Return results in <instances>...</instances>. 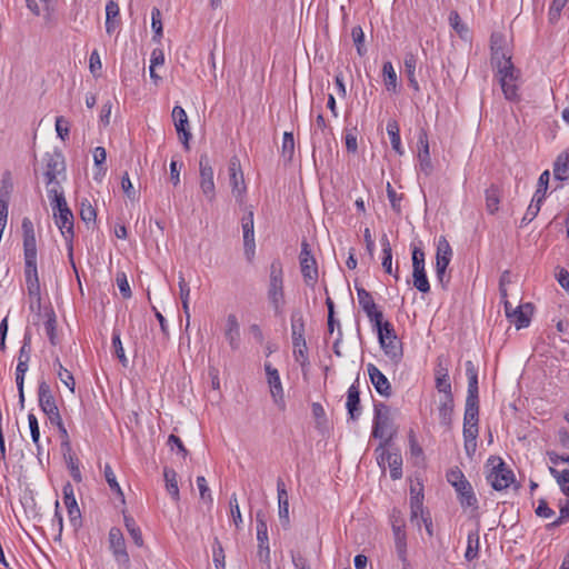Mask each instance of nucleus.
Segmentation results:
<instances>
[{
  "label": "nucleus",
  "instance_id": "5fc2aeb1",
  "mask_svg": "<svg viewBox=\"0 0 569 569\" xmlns=\"http://www.w3.org/2000/svg\"><path fill=\"white\" fill-rule=\"evenodd\" d=\"M305 335V320L302 312L296 310L291 313V336Z\"/></svg>",
  "mask_w": 569,
  "mask_h": 569
},
{
  "label": "nucleus",
  "instance_id": "f704fd0d",
  "mask_svg": "<svg viewBox=\"0 0 569 569\" xmlns=\"http://www.w3.org/2000/svg\"><path fill=\"white\" fill-rule=\"evenodd\" d=\"M178 284H179V295H180V299H181L182 310H183V313L186 315L187 327H188L190 323V310H189L190 287L187 283V281L181 272L179 273Z\"/></svg>",
  "mask_w": 569,
  "mask_h": 569
},
{
  "label": "nucleus",
  "instance_id": "774afa93",
  "mask_svg": "<svg viewBox=\"0 0 569 569\" xmlns=\"http://www.w3.org/2000/svg\"><path fill=\"white\" fill-rule=\"evenodd\" d=\"M447 480L448 482L453 487L456 488L458 485H460L461 482H465L467 481L465 475L462 473V471L459 469V468H453V469H450L447 473Z\"/></svg>",
  "mask_w": 569,
  "mask_h": 569
},
{
  "label": "nucleus",
  "instance_id": "ea45409f",
  "mask_svg": "<svg viewBox=\"0 0 569 569\" xmlns=\"http://www.w3.org/2000/svg\"><path fill=\"white\" fill-rule=\"evenodd\" d=\"M123 520H124L126 529L129 532V535H130L131 539L133 540L134 545L137 547H142L143 546V538H142V533H141L140 528L136 523V520L131 516L126 515V513L123 515Z\"/></svg>",
  "mask_w": 569,
  "mask_h": 569
},
{
  "label": "nucleus",
  "instance_id": "72a5a7b5",
  "mask_svg": "<svg viewBox=\"0 0 569 569\" xmlns=\"http://www.w3.org/2000/svg\"><path fill=\"white\" fill-rule=\"evenodd\" d=\"M163 477H164L166 489H167L168 493L171 496V498L176 502L179 501L180 492H179V487H178V481H177V472L173 469L166 467L163 469Z\"/></svg>",
  "mask_w": 569,
  "mask_h": 569
},
{
  "label": "nucleus",
  "instance_id": "cd10ccee",
  "mask_svg": "<svg viewBox=\"0 0 569 569\" xmlns=\"http://www.w3.org/2000/svg\"><path fill=\"white\" fill-rule=\"evenodd\" d=\"M24 267H37L36 236L23 237Z\"/></svg>",
  "mask_w": 569,
  "mask_h": 569
},
{
  "label": "nucleus",
  "instance_id": "4c0bfd02",
  "mask_svg": "<svg viewBox=\"0 0 569 569\" xmlns=\"http://www.w3.org/2000/svg\"><path fill=\"white\" fill-rule=\"evenodd\" d=\"M500 196V189L495 184H491L488 189H486V208L490 214H493L498 211Z\"/></svg>",
  "mask_w": 569,
  "mask_h": 569
},
{
  "label": "nucleus",
  "instance_id": "09e8293b",
  "mask_svg": "<svg viewBox=\"0 0 569 569\" xmlns=\"http://www.w3.org/2000/svg\"><path fill=\"white\" fill-rule=\"evenodd\" d=\"M151 28L154 32L153 41L160 42L162 38V21L161 12L158 8H153L151 11Z\"/></svg>",
  "mask_w": 569,
  "mask_h": 569
},
{
  "label": "nucleus",
  "instance_id": "a211bd4d",
  "mask_svg": "<svg viewBox=\"0 0 569 569\" xmlns=\"http://www.w3.org/2000/svg\"><path fill=\"white\" fill-rule=\"evenodd\" d=\"M171 116H172L179 139L182 142L183 147L188 150L189 149V140L191 139V132L189 131L188 116L181 106H174L172 109Z\"/></svg>",
  "mask_w": 569,
  "mask_h": 569
},
{
  "label": "nucleus",
  "instance_id": "79ce46f5",
  "mask_svg": "<svg viewBox=\"0 0 569 569\" xmlns=\"http://www.w3.org/2000/svg\"><path fill=\"white\" fill-rule=\"evenodd\" d=\"M382 74L385 84L388 91H396L397 88V73L390 61H386L382 67Z\"/></svg>",
  "mask_w": 569,
  "mask_h": 569
},
{
  "label": "nucleus",
  "instance_id": "1a4fd4ad",
  "mask_svg": "<svg viewBox=\"0 0 569 569\" xmlns=\"http://www.w3.org/2000/svg\"><path fill=\"white\" fill-rule=\"evenodd\" d=\"M519 71L511 66L510 68L498 69L497 77L500 83L501 90L503 92L505 98L508 101L517 102L520 100L519 87L517 84Z\"/></svg>",
  "mask_w": 569,
  "mask_h": 569
},
{
  "label": "nucleus",
  "instance_id": "680f3d73",
  "mask_svg": "<svg viewBox=\"0 0 569 569\" xmlns=\"http://www.w3.org/2000/svg\"><path fill=\"white\" fill-rule=\"evenodd\" d=\"M213 562L217 569H224V551L218 538L213 541Z\"/></svg>",
  "mask_w": 569,
  "mask_h": 569
},
{
  "label": "nucleus",
  "instance_id": "c756f323",
  "mask_svg": "<svg viewBox=\"0 0 569 569\" xmlns=\"http://www.w3.org/2000/svg\"><path fill=\"white\" fill-rule=\"evenodd\" d=\"M451 258L452 249L448 240L443 236L439 237L436 252V264L449 266Z\"/></svg>",
  "mask_w": 569,
  "mask_h": 569
},
{
  "label": "nucleus",
  "instance_id": "603ef678",
  "mask_svg": "<svg viewBox=\"0 0 569 569\" xmlns=\"http://www.w3.org/2000/svg\"><path fill=\"white\" fill-rule=\"evenodd\" d=\"M112 347L119 361L122 363L123 367H127L128 359L126 357L124 349L120 339V332L118 330H113Z\"/></svg>",
  "mask_w": 569,
  "mask_h": 569
},
{
  "label": "nucleus",
  "instance_id": "a19ab883",
  "mask_svg": "<svg viewBox=\"0 0 569 569\" xmlns=\"http://www.w3.org/2000/svg\"><path fill=\"white\" fill-rule=\"evenodd\" d=\"M387 133H388V136L390 138V142H391L392 149L398 154L401 156L403 153V150H402V147H401L399 126H398V122L396 120H389L388 121V123H387Z\"/></svg>",
  "mask_w": 569,
  "mask_h": 569
},
{
  "label": "nucleus",
  "instance_id": "58836bf2",
  "mask_svg": "<svg viewBox=\"0 0 569 569\" xmlns=\"http://www.w3.org/2000/svg\"><path fill=\"white\" fill-rule=\"evenodd\" d=\"M53 368L57 371L59 380L73 393L76 386L73 375L62 366L59 358L53 361Z\"/></svg>",
  "mask_w": 569,
  "mask_h": 569
},
{
  "label": "nucleus",
  "instance_id": "6e6d98bb",
  "mask_svg": "<svg viewBox=\"0 0 569 569\" xmlns=\"http://www.w3.org/2000/svg\"><path fill=\"white\" fill-rule=\"evenodd\" d=\"M449 23L461 38H465L467 36L468 28L466 27L465 23H462L461 18L457 11L450 12Z\"/></svg>",
  "mask_w": 569,
  "mask_h": 569
},
{
  "label": "nucleus",
  "instance_id": "473e14b6",
  "mask_svg": "<svg viewBox=\"0 0 569 569\" xmlns=\"http://www.w3.org/2000/svg\"><path fill=\"white\" fill-rule=\"evenodd\" d=\"M423 495L420 492H415V489L411 487V499H410V520L411 522H416L417 527L420 528L419 516L423 513Z\"/></svg>",
  "mask_w": 569,
  "mask_h": 569
},
{
  "label": "nucleus",
  "instance_id": "052dcab7",
  "mask_svg": "<svg viewBox=\"0 0 569 569\" xmlns=\"http://www.w3.org/2000/svg\"><path fill=\"white\" fill-rule=\"evenodd\" d=\"M56 131H57L58 137L62 141H66L67 139H69V133H70L69 121L64 117L59 116L56 118Z\"/></svg>",
  "mask_w": 569,
  "mask_h": 569
},
{
  "label": "nucleus",
  "instance_id": "6ab92c4d",
  "mask_svg": "<svg viewBox=\"0 0 569 569\" xmlns=\"http://www.w3.org/2000/svg\"><path fill=\"white\" fill-rule=\"evenodd\" d=\"M367 371L376 391L380 396L389 398L392 393V390L387 377L373 363H368Z\"/></svg>",
  "mask_w": 569,
  "mask_h": 569
},
{
  "label": "nucleus",
  "instance_id": "e433bc0d",
  "mask_svg": "<svg viewBox=\"0 0 569 569\" xmlns=\"http://www.w3.org/2000/svg\"><path fill=\"white\" fill-rule=\"evenodd\" d=\"M479 400H466L463 426H478Z\"/></svg>",
  "mask_w": 569,
  "mask_h": 569
},
{
  "label": "nucleus",
  "instance_id": "13d9d810",
  "mask_svg": "<svg viewBox=\"0 0 569 569\" xmlns=\"http://www.w3.org/2000/svg\"><path fill=\"white\" fill-rule=\"evenodd\" d=\"M63 457L68 463V468L70 469L71 477L76 482H80L82 480L81 472L71 451H63Z\"/></svg>",
  "mask_w": 569,
  "mask_h": 569
},
{
  "label": "nucleus",
  "instance_id": "f8f14e48",
  "mask_svg": "<svg viewBox=\"0 0 569 569\" xmlns=\"http://www.w3.org/2000/svg\"><path fill=\"white\" fill-rule=\"evenodd\" d=\"M200 189L209 202L216 199V186L213 181V169L208 154L203 153L199 159Z\"/></svg>",
  "mask_w": 569,
  "mask_h": 569
},
{
  "label": "nucleus",
  "instance_id": "4d7b16f0",
  "mask_svg": "<svg viewBox=\"0 0 569 569\" xmlns=\"http://www.w3.org/2000/svg\"><path fill=\"white\" fill-rule=\"evenodd\" d=\"M453 408H455V405H449V406L438 405L439 421L442 426H445L447 428L451 427Z\"/></svg>",
  "mask_w": 569,
  "mask_h": 569
},
{
  "label": "nucleus",
  "instance_id": "69168bd1",
  "mask_svg": "<svg viewBox=\"0 0 569 569\" xmlns=\"http://www.w3.org/2000/svg\"><path fill=\"white\" fill-rule=\"evenodd\" d=\"M387 196L390 201L391 208L397 212L400 213L401 207L400 201L402 199V196H399L397 191L393 189L390 182L387 183Z\"/></svg>",
  "mask_w": 569,
  "mask_h": 569
},
{
  "label": "nucleus",
  "instance_id": "20e7f679",
  "mask_svg": "<svg viewBox=\"0 0 569 569\" xmlns=\"http://www.w3.org/2000/svg\"><path fill=\"white\" fill-rule=\"evenodd\" d=\"M487 467H490L487 473V481L495 490L507 489L515 481L512 470L506 466L500 457L491 456L488 459Z\"/></svg>",
  "mask_w": 569,
  "mask_h": 569
},
{
  "label": "nucleus",
  "instance_id": "412c9836",
  "mask_svg": "<svg viewBox=\"0 0 569 569\" xmlns=\"http://www.w3.org/2000/svg\"><path fill=\"white\" fill-rule=\"evenodd\" d=\"M346 407L348 410V415L352 420H357L361 415L360 407V390H359V380L357 379L347 391V402Z\"/></svg>",
  "mask_w": 569,
  "mask_h": 569
},
{
  "label": "nucleus",
  "instance_id": "e2e57ef3",
  "mask_svg": "<svg viewBox=\"0 0 569 569\" xmlns=\"http://www.w3.org/2000/svg\"><path fill=\"white\" fill-rule=\"evenodd\" d=\"M229 506H230V512H231V517L233 519L234 526L237 528H239L240 525L242 523V516L240 512L238 498H237L236 493H232V496L230 497Z\"/></svg>",
  "mask_w": 569,
  "mask_h": 569
},
{
  "label": "nucleus",
  "instance_id": "ddd939ff",
  "mask_svg": "<svg viewBox=\"0 0 569 569\" xmlns=\"http://www.w3.org/2000/svg\"><path fill=\"white\" fill-rule=\"evenodd\" d=\"M44 178L47 186H59V181L57 180V178L59 174L64 173L66 171V162L62 152L58 149L53 150L52 152H47L44 154Z\"/></svg>",
  "mask_w": 569,
  "mask_h": 569
},
{
  "label": "nucleus",
  "instance_id": "423d86ee",
  "mask_svg": "<svg viewBox=\"0 0 569 569\" xmlns=\"http://www.w3.org/2000/svg\"><path fill=\"white\" fill-rule=\"evenodd\" d=\"M53 217L66 240L72 241L74 237L73 214L68 207L66 198H57V206H53Z\"/></svg>",
  "mask_w": 569,
  "mask_h": 569
},
{
  "label": "nucleus",
  "instance_id": "3c124183",
  "mask_svg": "<svg viewBox=\"0 0 569 569\" xmlns=\"http://www.w3.org/2000/svg\"><path fill=\"white\" fill-rule=\"evenodd\" d=\"M351 37L356 44L357 52L360 57L365 56L367 52L366 46H365V33L360 26H356L351 30Z\"/></svg>",
  "mask_w": 569,
  "mask_h": 569
},
{
  "label": "nucleus",
  "instance_id": "dca6fc26",
  "mask_svg": "<svg viewBox=\"0 0 569 569\" xmlns=\"http://www.w3.org/2000/svg\"><path fill=\"white\" fill-rule=\"evenodd\" d=\"M241 228L243 232L244 254L247 259L251 261L256 249L253 211L251 209H249L247 214L242 217Z\"/></svg>",
  "mask_w": 569,
  "mask_h": 569
},
{
  "label": "nucleus",
  "instance_id": "de8ad7c7",
  "mask_svg": "<svg viewBox=\"0 0 569 569\" xmlns=\"http://www.w3.org/2000/svg\"><path fill=\"white\" fill-rule=\"evenodd\" d=\"M258 551L257 556L260 561L270 565V548H269V539L268 536H258Z\"/></svg>",
  "mask_w": 569,
  "mask_h": 569
},
{
  "label": "nucleus",
  "instance_id": "864d4df0",
  "mask_svg": "<svg viewBox=\"0 0 569 569\" xmlns=\"http://www.w3.org/2000/svg\"><path fill=\"white\" fill-rule=\"evenodd\" d=\"M282 156L290 161L295 153V139L291 132H284L281 146Z\"/></svg>",
  "mask_w": 569,
  "mask_h": 569
},
{
  "label": "nucleus",
  "instance_id": "c9c22d12",
  "mask_svg": "<svg viewBox=\"0 0 569 569\" xmlns=\"http://www.w3.org/2000/svg\"><path fill=\"white\" fill-rule=\"evenodd\" d=\"M393 536H395V547L400 560H406L407 558V541H406V532L402 526H392Z\"/></svg>",
  "mask_w": 569,
  "mask_h": 569
},
{
  "label": "nucleus",
  "instance_id": "f257e3e1",
  "mask_svg": "<svg viewBox=\"0 0 569 569\" xmlns=\"http://www.w3.org/2000/svg\"><path fill=\"white\" fill-rule=\"evenodd\" d=\"M267 296L274 315H282L286 301L283 286V266L279 259H274L270 264Z\"/></svg>",
  "mask_w": 569,
  "mask_h": 569
},
{
  "label": "nucleus",
  "instance_id": "6e6552de",
  "mask_svg": "<svg viewBox=\"0 0 569 569\" xmlns=\"http://www.w3.org/2000/svg\"><path fill=\"white\" fill-rule=\"evenodd\" d=\"M229 181L231 186V192L239 204H243L247 193V187L244 183L243 172L241 169L240 159L233 156L229 160L228 166Z\"/></svg>",
  "mask_w": 569,
  "mask_h": 569
},
{
  "label": "nucleus",
  "instance_id": "aec40b11",
  "mask_svg": "<svg viewBox=\"0 0 569 569\" xmlns=\"http://www.w3.org/2000/svg\"><path fill=\"white\" fill-rule=\"evenodd\" d=\"M418 159L420 163V169L426 174H430L432 171V163L430 158V151H429V141H428V134L425 129H421L418 134Z\"/></svg>",
  "mask_w": 569,
  "mask_h": 569
},
{
  "label": "nucleus",
  "instance_id": "49530a36",
  "mask_svg": "<svg viewBox=\"0 0 569 569\" xmlns=\"http://www.w3.org/2000/svg\"><path fill=\"white\" fill-rule=\"evenodd\" d=\"M196 481L200 492V499L208 506L209 509H211L213 505V498L207 485L206 478L203 476H198Z\"/></svg>",
  "mask_w": 569,
  "mask_h": 569
},
{
  "label": "nucleus",
  "instance_id": "4468645a",
  "mask_svg": "<svg viewBox=\"0 0 569 569\" xmlns=\"http://www.w3.org/2000/svg\"><path fill=\"white\" fill-rule=\"evenodd\" d=\"M63 502L68 511V518L71 526L78 529L82 525V517L74 497L73 486L68 481L62 488Z\"/></svg>",
  "mask_w": 569,
  "mask_h": 569
},
{
  "label": "nucleus",
  "instance_id": "2eb2a0df",
  "mask_svg": "<svg viewBox=\"0 0 569 569\" xmlns=\"http://www.w3.org/2000/svg\"><path fill=\"white\" fill-rule=\"evenodd\" d=\"M109 543L117 562L124 566H129V553L127 552L124 537L119 528L112 527L110 529Z\"/></svg>",
  "mask_w": 569,
  "mask_h": 569
},
{
  "label": "nucleus",
  "instance_id": "8fccbe9b",
  "mask_svg": "<svg viewBox=\"0 0 569 569\" xmlns=\"http://www.w3.org/2000/svg\"><path fill=\"white\" fill-rule=\"evenodd\" d=\"M80 218L83 222L91 223L96 221L97 212L89 200L84 199L80 202Z\"/></svg>",
  "mask_w": 569,
  "mask_h": 569
},
{
  "label": "nucleus",
  "instance_id": "9d476101",
  "mask_svg": "<svg viewBox=\"0 0 569 569\" xmlns=\"http://www.w3.org/2000/svg\"><path fill=\"white\" fill-rule=\"evenodd\" d=\"M301 273L307 286L313 287L318 281V266L311 253L310 244L307 240L301 242V251L299 254Z\"/></svg>",
  "mask_w": 569,
  "mask_h": 569
},
{
  "label": "nucleus",
  "instance_id": "a18cd8bd",
  "mask_svg": "<svg viewBox=\"0 0 569 569\" xmlns=\"http://www.w3.org/2000/svg\"><path fill=\"white\" fill-rule=\"evenodd\" d=\"M479 550V535L478 531H471L468 533V546L465 553L467 560H473L478 556Z\"/></svg>",
  "mask_w": 569,
  "mask_h": 569
},
{
  "label": "nucleus",
  "instance_id": "0eeeda50",
  "mask_svg": "<svg viewBox=\"0 0 569 569\" xmlns=\"http://www.w3.org/2000/svg\"><path fill=\"white\" fill-rule=\"evenodd\" d=\"M373 411L372 436L383 441L392 432L390 408L383 402H375Z\"/></svg>",
  "mask_w": 569,
  "mask_h": 569
},
{
  "label": "nucleus",
  "instance_id": "bb28decb",
  "mask_svg": "<svg viewBox=\"0 0 569 569\" xmlns=\"http://www.w3.org/2000/svg\"><path fill=\"white\" fill-rule=\"evenodd\" d=\"M553 176L560 181H565L569 178V149L557 157L553 163Z\"/></svg>",
  "mask_w": 569,
  "mask_h": 569
},
{
  "label": "nucleus",
  "instance_id": "338daca9",
  "mask_svg": "<svg viewBox=\"0 0 569 569\" xmlns=\"http://www.w3.org/2000/svg\"><path fill=\"white\" fill-rule=\"evenodd\" d=\"M117 284L119 288L120 293L124 299H128L131 297L132 292L127 279V276L124 272H118L117 273Z\"/></svg>",
  "mask_w": 569,
  "mask_h": 569
},
{
  "label": "nucleus",
  "instance_id": "f3484780",
  "mask_svg": "<svg viewBox=\"0 0 569 569\" xmlns=\"http://www.w3.org/2000/svg\"><path fill=\"white\" fill-rule=\"evenodd\" d=\"M359 305L366 312L369 320L375 326L383 320V315L377 309L373 298L369 291L362 287H356Z\"/></svg>",
  "mask_w": 569,
  "mask_h": 569
},
{
  "label": "nucleus",
  "instance_id": "7ed1b4c3",
  "mask_svg": "<svg viewBox=\"0 0 569 569\" xmlns=\"http://www.w3.org/2000/svg\"><path fill=\"white\" fill-rule=\"evenodd\" d=\"M393 435L395 432H391L383 441H380L375 453L377 455L378 465L385 468V463H388L390 477L397 480L402 477V457L398 449L390 448Z\"/></svg>",
  "mask_w": 569,
  "mask_h": 569
},
{
  "label": "nucleus",
  "instance_id": "bf43d9fd",
  "mask_svg": "<svg viewBox=\"0 0 569 569\" xmlns=\"http://www.w3.org/2000/svg\"><path fill=\"white\" fill-rule=\"evenodd\" d=\"M569 0H553L549 8V21L556 23L561 16L562 9L566 7Z\"/></svg>",
  "mask_w": 569,
  "mask_h": 569
},
{
  "label": "nucleus",
  "instance_id": "b1692460",
  "mask_svg": "<svg viewBox=\"0 0 569 569\" xmlns=\"http://www.w3.org/2000/svg\"><path fill=\"white\" fill-rule=\"evenodd\" d=\"M264 370L268 378V383L270 386V392L276 402L278 400H282L283 398V389L280 380L279 372L276 368L271 366V363H264Z\"/></svg>",
  "mask_w": 569,
  "mask_h": 569
},
{
  "label": "nucleus",
  "instance_id": "7c9ffc66",
  "mask_svg": "<svg viewBox=\"0 0 569 569\" xmlns=\"http://www.w3.org/2000/svg\"><path fill=\"white\" fill-rule=\"evenodd\" d=\"M29 368V361L18 360L17 368H16V383L18 388L19 393V403L20 407L23 408L24 406V376Z\"/></svg>",
  "mask_w": 569,
  "mask_h": 569
},
{
  "label": "nucleus",
  "instance_id": "5701e85b",
  "mask_svg": "<svg viewBox=\"0 0 569 569\" xmlns=\"http://www.w3.org/2000/svg\"><path fill=\"white\" fill-rule=\"evenodd\" d=\"M38 400H39V406L44 413L48 411H51V409L54 410L58 408V406L56 403V399H54L52 390H51V387L44 380H41L39 382Z\"/></svg>",
  "mask_w": 569,
  "mask_h": 569
},
{
  "label": "nucleus",
  "instance_id": "c03bdc74",
  "mask_svg": "<svg viewBox=\"0 0 569 569\" xmlns=\"http://www.w3.org/2000/svg\"><path fill=\"white\" fill-rule=\"evenodd\" d=\"M103 475H104L106 481L109 485L110 489L113 492H116L121 498L122 501H124V495L121 490L120 485L117 481L116 475L110 465L107 463L104 466Z\"/></svg>",
  "mask_w": 569,
  "mask_h": 569
},
{
  "label": "nucleus",
  "instance_id": "a878e982",
  "mask_svg": "<svg viewBox=\"0 0 569 569\" xmlns=\"http://www.w3.org/2000/svg\"><path fill=\"white\" fill-rule=\"evenodd\" d=\"M24 277L28 297L34 298L36 296H41L37 267H24Z\"/></svg>",
  "mask_w": 569,
  "mask_h": 569
},
{
  "label": "nucleus",
  "instance_id": "9b49d317",
  "mask_svg": "<svg viewBox=\"0 0 569 569\" xmlns=\"http://www.w3.org/2000/svg\"><path fill=\"white\" fill-rule=\"evenodd\" d=\"M411 259L413 287L422 293H428L430 291V283L425 268V252L420 248L413 247Z\"/></svg>",
  "mask_w": 569,
  "mask_h": 569
},
{
  "label": "nucleus",
  "instance_id": "393cba45",
  "mask_svg": "<svg viewBox=\"0 0 569 569\" xmlns=\"http://www.w3.org/2000/svg\"><path fill=\"white\" fill-rule=\"evenodd\" d=\"M533 307L531 303L520 305L512 310L511 318L509 321L516 326L517 329L527 328L530 325V317L532 315Z\"/></svg>",
  "mask_w": 569,
  "mask_h": 569
},
{
  "label": "nucleus",
  "instance_id": "f03ea898",
  "mask_svg": "<svg viewBox=\"0 0 569 569\" xmlns=\"http://www.w3.org/2000/svg\"><path fill=\"white\" fill-rule=\"evenodd\" d=\"M378 332V340L385 355L393 365H398L402 357V343L398 339L393 326L389 321H380L375 325Z\"/></svg>",
  "mask_w": 569,
  "mask_h": 569
},
{
  "label": "nucleus",
  "instance_id": "c85d7f7f",
  "mask_svg": "<svg viewBox=\"0 0 569 569\" xmlns=\"http://www.w3.org/2000/svg\"><path fill=\"white\" fill-rule=\"evenodd\" d=\"M226 339L229 341L230 347L236 350L239 347L240 332L239 323L234 315H229L227 318Z\"/></svg>",
  "mask_w": 569,
  "mask_h": 569
},
{
  "label": "nucleus",
  "instance_id": "2f4dec72",
  "mask_svg": "<svg viewBox=\"0 0 569 569\" xmlns=\"http://www.w3.org/2000/svg\"><path fill=\"white\" fill-rule=\"evenodd\" d=\"M119 6L113 0L108 1L106 6V31L111 34L119 24Z\"/></svg>",
  "mask_w": 569,
  "mask_h": 569
},
{
  "label": "nucleus",
  "instance_id": "39448f33",
  "mask_svg": "<svg viewBox=\"0 0 569 569\" xmlns=\"http://www.w3.org/2000/svg\"><path fill=\"white\" fill-rule=\"evenodd\" d=\"M491 63L498 69L503 70L513 66L508 41L503 33L492 32L490 37Z\"/></svg>",
  "mask_w": 569,
  "mask_h": 569
},
{
  "label": "nucleus",
  "instance_id": "0e129e2a",
  "mask_svg": "<svg viewBox=\"0 0 569 569\" xmlns=\"http://www.w3.org/2000/svg\"><path fill=\"white\" fill-rule=\"evenodd\" d=\"M549 179H550L549 170H545L539 177L538 188H537L532 199H536L537 197L539 198L541 196H543V198L546 197V191L548 189Z\"/></svg>",
  "mask_w": 569,
  "mask_h": 569
},
{
  "label": "nucleus",
  "instance_id": "4be33fe9",
  "mask_svg": "<svg viewBox=\"0 0 569 569\" xmlns=\"http://www.w3.org/2000/svg\"><path fill=\"white\" fill-rule=\"evenodd\" d=\"M455 490L462 508L478 509V499L468 480L458 485Z\"/></svg>",
  "mask_w": 569,
  "mask_h": 569
},
{
  "label": "nucleus",
  "instance_id": "37998d69",
  "mask_svg": "<svg viewBox=\"0 0 569 569\" xmlns=\"http://www.w3.org/2000/svg\"><path fill=\"white\" fill-rule=\"evenodd\" d=\"M542 201H543V196H541L539 198L537 197L536 199L531 200V203L527 208V211L521 219V226L528 224L537 217V214L540 211Z\"/></svg>",
  "mask_w": 569,
  "mask_h": 569
}]
</instances>
